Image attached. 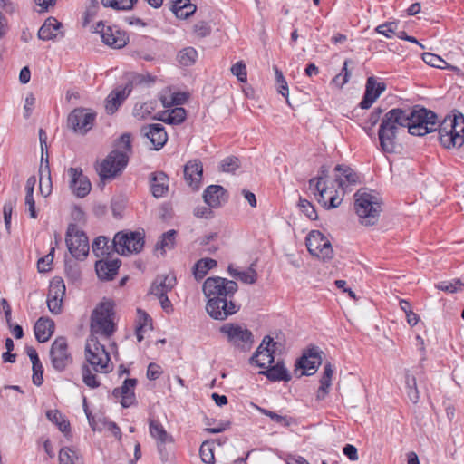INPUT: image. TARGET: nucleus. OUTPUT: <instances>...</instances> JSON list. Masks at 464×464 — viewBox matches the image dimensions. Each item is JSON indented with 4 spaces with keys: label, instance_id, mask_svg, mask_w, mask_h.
<instances>
[{
    "label": "nucleus",
    "instance_id": "obj_1",
    "mask_svg": "<svg viewBox=\"0 0 464 464\" xmlns=\"http://www.w3.org/2000/svg\"><path fill=\"white\" fill-rule=\"evenodd\" d=\"M237 289L238 285L234 280L220 276L205 280L202 290L208 298L206 310L211 318L223 321L239 310V305L233 301Z\"/></svg>",
    "mask_w": 464,
    "mask_h": 464
},
{
    "label": "nucleus",
    "instance_id": "obj_2",
    "mask_svg": "<svg viewBox=\"0 0 464 464\" xmlns=\"http://www.w3.org/2000/svg\"><path fill=\"white\" fill-rule=\"evenodd\" d=\"M400 128L409 130L408 109L394 108L383 115L378 130L380 149L383 153L392 154L395 152L396 139Z\"/></svg>",
    "mask_w": 464,
    "mask_h": 464
},
{
    "label": "nucleus",
    "instance_id": "obj_3",
    "mask_svg": "<svg viewBox=\"0 0 464 464\" xmlns=\"http://www.w3.org/2000/svg\"><path fill=\"white\" fill-rule=\"evenodd\" d=\"M114 306V302L106 298L95 306L91 314L90 336L101 335L108 339L115 333Z\"/></svg>",
    "mask_w": 464,
    "mask_h": 464
},
{
    "label": "nucleus",
    "instance_id": "obj_4",
    "mask_svg": "<svg viewBox=\"0 0 464 464\" xmlns=\"http://www.w3.org/2000/svg\"><path fill=\"white\" fill-rule=\"evenodd\" d=\"M438 140L445 149L460 148L464 143V116L454 113L437 126Z\"/></svg>",
    "mask_w": 464,
    "mask_h": 464
},
{
    "label": "nucleus",
    "instance_id": "obj_5",
    "mask_svg": "<svg viewBox=\"0 0 464 464\" xmlns=\"http://www.w3.org/2000/svg\"><path fill=\"white\" fill-rule=\"evenodd\" d=\"M354 210L362 225L373 226L379 220L382 205L376 195L360 189L354 194Z\"/></svg>",
    "mask_w": 464,
    "mask_h": 464
},
{
    "label": "nucleus",
    "instance_id": "obj_6",
    "mask_svg": "<svg viewBox=\"0 0 464 464\" xmlns=\"http://www.w3.org/2000/svg\"><path fill=\"white\" fill-rule=\"evenodd\" d=\"M409 130L413 136H424L436 131L438 126V115L423 106L415 105L408 108Z\"/></svg>",
    "mask_w": 464,
    "mask_h": 464
},
{
    "label": "nucleus",
    "instance_id": "obj_7",
    "mask_svg": "<svg viewBox=\"0 0 464 464\" xmlns=\"http://www.w3.org/2000/svg\"><path fill=\"white\" fill-rule=\"evenodd\" d=\"M129 162V156L120 150H111L99 164L96 170L101 180H110L121 175Z\"/></svg>",
    "mask_w": 464,
    "mask_h": 464
},
{
    "label": "nucleus",
    "instance_id": "obj_8",
    "mask_svg": "<svg viewBox=\"0 0 464 464\" xmlns=\"http://www.w3.org/2000/svg\"><path fill=\"white\" fill-rule=\"evenodd\" d=\"M85 358L97 372H108L110 369V354L97 336H89L85 344Z\"/></svg>",
    "mask_w": 464,
    "mask_h": 464
},
{
    "label": "nucleus",
    "instance_id": "obj_9",
    "mask_svg": "<svg viewBox=\"0 0 464 464\" xmlns=\"http://www.w3.org/2000/svg\"><path fill=\"white\" fill-rule=\"evenodd\" d=\"M144 238L143 231L124 230L115 234L112 244L115 251L121 256L138 254L144 247Z\"/></svg>",
    "mask_w": 464,
    "mask_h": 464
},
{
    "label": "nucleus",
    "instance_id": "obj_10",
    "mask_svg": "<svg viewBox=\"0 0 464 464\" xmlns=\"http://www.w3.org/2000/svg\"><path fill=\"white\" fill-rule=\"evenodd\" d=\"M219 331L227 336L228 343L241 352L251 349L254 338L250 330L239 324L227 323L220 327Z\"/></svg>",
    "mask_w": 464,
    "mask_h": 464
},
{
    "label": "nucleus",
    "instance_id": "obj_11",
    "mask_svg": "<svg viewBox=\"0 0 464 464\" xmlns=\"http://www.w3.org/2000/svg\"><path fill=\"white\" fill-rule=\"evenodd\" d=\"M65 243L70 254L76 259L82 260L89 254V241L86 234L78 229L75 224L67 227Z\"/></svg>",
    "mask_w": 464,
    "mask_h": 464
},
{
    "label": "nucleus",
    "instance_id": "obj_12",
    "mask_svg": "<svg viewBox=\"0 0 464 464\" xmlns=\"http://www.w3.org/2000/svg\"><path fill=\"white\" fill-rule=\"evenodd\" d=\"M309 253L324 261L333 258L334 250L330 241L320 231L313 230L306 237Z\"/></svg>",
    "mask_w": 464,
    "mask_h": 464
},
{
    "label": "nucleus",
    "instance_id": "obj_13",
    "mask_svg": "<svg viewBox=\"0 0 464 464\" xmlns=\"http://www.w3.org/2000/svg\"><path fill=\"white\" fill-rule=\"evenodd\" d=\"M96 113L84 108L74 109L67 118V125L74 132L84 135L92 129Z\"/></svg>",
    "mask_w": 464,
    "mask_h": 464
},
{
    "label": "nucleus",
    "instance_id": "obj_14",
    "mask_svg": "<svg viewBox=\"0 0 464 464\" xmlns=\"http://www.w3.org/2000/svg\"><path fill=\"white\" fill-rule=\"evenodd\" d=\"M50 358L53 367L60 372L72 363V356L68 351L65 337L59 336L53 341L50 349Z\"/></svg>",
    "mask_w": 464,
    "mask_h": 464
},
{
    "label": "nucleus",
    "instance_id": "obj_15",
    "mask_svg": "<svg viewBox=\"0 0 464 464\" xmlns=\"http://www.w3.org/2000/svg\"><path fill=\"white\" fill-rule=\"evenodd\" d=\"M95 32L101 34L102 42L115 49L124 47L129 41L125 32L119 30L116 26H106L102 21L97 23Z\"/></svg>",
    "mask_w": 464,
    "mask_h": 464
},
{
    "label": "nucleus",
    "instance_id": "obj_16",
    "mask_svg": "<svg viewBox=\"0 0 464 464\" xmlns=\"http://www.w3.org/2000/svg\"><path fill=\"white\" fill-rule=\"evenodd\" d=\"M70 188L80 198L86 197L92 188L91 181L81 168H69Z\"/></svg>",
    "mask_w": 464,
    "mask_h": 464
},
{
    "label": "nucleus",
    "instance_id": "obj_17",
    "mask_svg": "<svg viewBox=\"0 0 464 464\" xmlns=\"http://www.w3.org/2000/svg\"><path fill=\"white\" fill-rule=\"evenodd\" d=\"M138 383L136 378H128L124 380L121 387L115 388L112 395L115 398H121V405L123 408H129L137 403L135 396V387Z\"/></svg>",
    "mask_w": 464,
    "mask_h": 464
},
{
    "label": "nucleus",
    "instance_id": "obj_18",
    "mask_svg": "<svg viewBox=\"0 0 464 464\" xmlns=\"http://www.w3.org/2000/svg\"><path fill=\"white\" fill-rule=\"evenodd\" d=\"M320 353L317 347H312L298 359L295 365L303 370L302 375L314 374L322 362Z\"/></svg>",
    "mask_w": 464,
    "mask_h": 464
},
{
    "label": "nucleus",
    "instance_id": "obj_19",
    "mask_svg": "<svg viewBox=\"0 0 464 464\" xmlns=\"http://www.w3.org/2000/svg\"><path fill=\"white\" fill-rule=\"evenodd\" d=\"M271 345H276L274 339L269 335L265 336L259 346L256 348V352L250 357L249 362L251 364H256L259 368H266V362H261L258 359L260 355L266 353V357L267 358V363L272 364L275 360V350L271 348Z\"/></svg>",
    "mask_w": 464,
    "mask_h": 464
},
{
    "label": "nucleus",
    "instance_id": "obj_20",
    "mask_svg": "<svg viewBox=\"0 0 464 464\" xmlns=\"http://www.w3.org/2000/svg\"><path fill=\"white\" fill-rule=\"evenodd\" d=\"M203 178V166L199 160H188L184 166V179L187 184L193 189L198 190Z\"/></svg>",
    "mask_w": 464,
    "mask_h": 464
},
{
    "label": "nucleus",
    "instance_id": "obj_21",
    "mask_svg": "<svg viewBox=\"0 0 464 464\" xmlns=\"http://www.w3.org/2000/svg\"><path fill=\"white\" fill-rule=\"evenodd\" d=\"M386 90L384 82H377L373 76H371L366 81L365 92L360 102L362 109H369L376 99Z\"/></svg>",
    "mask_w": 464,
    "mask_h": 464
},
{
    "label": "nucleus",
    "instance_id": "obj_22",
    "mask_svg": "<svg viewBox=\"0 0 464 464\" xmlns=\"http://www.w3.org/2000/svg\"><path fill=\"white\" fill-rule=\"evenodd\" d=\"M132 91V82H129L121 89H115L111 91L106 98L105 109L109 114L115 113L126 98Z\"/></svg>",
    "mask_w": 464,
    "mask_h": 464
},
{
    "label": "nucleus",
    "instance_id": "obj_23",
    "mask_svg": "<svg viewBox=\"0 0 464 464\" xmlns=\"http://www.w3.org/2000/svg\"><path fill=\"white\" fill-rule=\"evenodd\" d=\"M141 133L150 140L156 150H160L168 140L165 128L160 123H153L142 127Z\"/></svg>",
    "mask_w": 464,
    "mask_h": 464
},
{
    "label": "nucleus",
    "instance_id": "obj_24",
    "mask_svg": "<svg viewBox=\"0 0 464 464\" xmlns=\"http://www.w3.org/2000/svg\"><path fill=\"white\" fill-rule=\"evenodd\" d=\"M150 188L156 198H162L169 191V177L163 171H154L150 174Z\"/></svg>",
    "mask_w": 464,
    "mask_h": 464
},
{
    "label": "nucleus",
    "instance_id": "obj_25",
    "mask_svg": "<svg viewBox=\"0 0 464 464\" xmlns=\"http://www.w3.org/2000/svg\"><path fill=\"white\" fill-rule=\"evenodd\" d=\"M176 285V276L172 274L159 275L154 279L150 288V294L157 296H163L171 291Z\"/></svg>",
    "mask_w": 464,
    "mask_h": 464
},
{
    "label": "nucleus",
    "instance_id": "obj_26",
    "mask_svg": "<svg viewBox=\"0 0 464 464\" xmlns=\"http://www.w3.org/2000/svg\"><path fill=\"white\" fill-rule=\"evenodd\" d=\"M121 265L120 259L99 260L95 264V270L98 277L102 281L113 279Z\"/></svg>",
    "mask_w": 464,
    "mask_h": 464
},
{
    "label": "nucleus",
    "instance_id": "obj_27",
    "mask_svg": "<svg viewBox=\"0 0 464 464\" xmlns=\"http://www.w3.org/2000/svg\"><path fill=\"white\" fill-rule=\"evenodd\" d=\"M62 26V23H60L56 18H47L38 31L39 39L43 41H49L57 39L59 35L63 37V34L59 31Z\"/></svg>",
    "mask_w": 464,
    "mask_h": 464
},
{
    "label": "nucleus",
    "instance_id": "obj_28",
    "mask_svg": "<svg viewBox=\"0 0 464 464\" xmlns=\"http://www.w3.org/2000/svg\"><path fill=\"white\" fill-rule=\"evenodd\" d=\"M226 196L227 190L220 185H210L203 193L205 203L213 208H219L221 202L227 199Z\"/></svg>",
    "mask_w": 464,
    "mask_h": 464
},
{
    "label": "nucleus",
    "instance_id": "obj_29",
    "mask_svg": "<svg viewBox=\"0 0 464 464\" xmlns=\"http://www.w3.org/2000/svg\"><path fill=\"white\" fill-rule=\"evenodd\" d=\"M334 170L339 172V174L336 175L335 181L342 189H345L348 186L358 182L359 177L351 167L339 164L335 167Z\"/></svg>",
    "mask_w": 464,
    "mask_h": 464
},
{
    "label": "nucleus",
    "instance_id": "obj_30",
    "mask_svg": "<svg viewBox=\"0 0 464 464\" xmlns=\"http://www.w3.org/2000/svg\"><path fill=\"white\" fill-rule=\"evenodd\" d=\"M265 370L260 371L259 374L265 375L271 382H289L291 374L285 367L282 361L277 362L275 365L266 367Z\"/></svg>",
    "mask_w": 464,
    "mask_h": 464
},
{
    "label": "nucleus",
    "instance_id": "obj_31",
    "mask_svg": "<svg viewBox=\"0 0 464 464\" xmlns=\"http://www.w3.org/2000/svg\"><path fill=\"white\" fill-rule=\"evenodd\" d=\"M34 335L39 343L47 342L54 331V323L50 318L40 317L34 327Z\"/></svg>",
    "mask_w": 464,
    "mask_h": 464
},
{
    "label": "nucleus",
    "instance_id": "obj_32",
    "mask_svg": "<svg viewBox=\"0 0 464 464\" xmlns=\"http://www.w3.org/2000/svg\"><path fill=\"white\" fill-rule=\"evenodd\" d=\"M334 374V369L330 362L325 363L324 368V373L320 379V386L316 392V400L323 401L329 393V388L331 386L332 377Z\"/></svg>",
    "mask_w": 464,
    "mask_h": 464
},
{
    "label": "nucleus",
    "instance_id": "obj_33",
    "mask_svg": "<svg viewBox=\"0 0 464 464\" xmlns=\"http://www.w3.org/2000/svg\"><path fill=\"white\" fill-rule=\"evenodd\" d=\"M170 9L178 18L187 19L196 12L197 6L189 0H177L172 4Z\"/></svg>",
    "mask_w": 464,
    "mask_h": 464
},
{
    "label": "nucleus",
    "instance_id": "obj_34",
    "mask_svg": "<svg viewBox=\"0 0 464 464\" xmlns=\"http://www.w3.org/2000/svg\"><path fill=\"white\" fill-rule=\"evenodd\" d=\"M218 262L212 258H201L196 262L193 267V275L197 281L202 280L208 272L217 266Z\"/></svg>",
    "mask_w": 464,
    "mask_h": 464
},
{
    "label": "nucleus",
    "instance_id": "obj_35",
    "mask_svg": "<svg viewBox=\"0 0 464 464\" xmlns=\"http://www.w3.org/2000/svg\"><path fill=\"white\" fill-rule=\"evenodd\" d=\"M220 446L222 442L219 439L208 440L201 444L199 454L201 460L206 464H213L215 462L214 450L215 445Z\"/></svg>",
    "mask_w": 464,
    "mask_h": 464
},
{
    "label": "nucleus",
    "instance_id": "obj_36",
    "mask_svg": "<svg viewBox=\"0 0 464 464\" xmlns=\"http://www.w3.org/2000/svg\"><path fill=\"white\" fill-rule=\"evenodd\" d=\"M46 417L61 432L66 433L69 431L70 423L60 411L50 410L46 412Z\"/></svg>",
    "mask_w": 464,
    "mask_h": 464
},
{
    "label": "nucleus",
    "instance_id": "obj_37",
    "mask_svg": "<svg viewBox=\"0 0 464 464\" xmlns=\"http://www.w3.org/2000/svg\"><path fill=\"white\" fill-rule=\"evenodd\" d=\"M176 237L177 231L175 229H170L163 233L157 243L156 248L160 250L162 254L166 253L168 250H171L175 246Z\"/></svg>",
    "mask_w": 464,
    "mask_h": 464
},
{
    "label": "nucleus",
    "instance_id": "obj_38",
    "mask_svg": "<svg viewBox=\"0 0 464 464\" xmlns=\"http://www.w3.org/2000/svg\"><path fill=\"white\" fill-rule=\"evenodd\" d=\"M177 58L182 66H191L198 58V52L193 47H185L179 52Z\"/></svg>",
    "mask_w": 464,
    "mask_h": 464
},
{
    "label": "nucleus",
    "instance_id": "obj_39",
    "mask_svg": "<svg viewBox=\"0 0 464 464\" xmlns=\"http://www.w3.org/2000/svg\"><path fill=\"white\" fill-rule=\"evenodd\" d=\"M65 294V285L62 278L54 277L49 286L47 298L63 299Z\"/></svg>",
    "mask_w": 464,
    "mask_h": 464
},
{
    "label": "nucleus",
    "instance_id": "obj_40",
    "mask_svg": "<svg viewBox=\"0 0 464 464\" xmlns=\"http://www.w3.org/2000/svg\"><path fill=\"white\" fill-rule=\"evenodd\" d=\"M109 239L104 236H100L94 239L92 249L96 256H103L110 254Z\"/></svg>",
    "mask_w": 464,
    "mask_h": 464
},
{
    "label": "nucleus",
    "instance_id": "obj_41",
    "mask_svg": "<svg viewBox=\"0 0 464 464\" xmlns=\"http://www.w3.org/2000/svg\"><path fill=\"white\" fill-rule=\"evenodd\" d=\"M40 172V190L42 195L47 197L51 193V173L48 160H46L44 169L41 167Z\"/></svg>",
    "mask_w": 464,
    "mask_h": 464
},
{
    "label": "nucleus",
    "instance_id": "obj_42",
    "mask_svg": "<svg viewBox=\"0 0 464 464\" xmlns=\"http://www.w3.org/2000/svg\"><path fill=\"white\" fill-rule=\"evenodd\" d=\"M60 464H80V459L75 450L71 448L64 447L59 450Z\"/></svg>",
    "mask_w": 464,
    "mask_h": 464
},
{
    "label": "nucleus",
    "instance_id": "obj_43",
    "mask_svg": "<svg viewBox=\"0 0 464 464\" xmlns=\"http://www.w3.org/2000/svg\"><path fill=\"white\" fill-rule=\"evenodd\" d=\"M422 60L425 63H427L430 66L443 69V68H450L451 70H455L456 67L454 66H449L447 62L443 60L440 56L431 53H424L422 54Z\"/></svg>",
    "mask_w": 464,
    "mask_h": 464
},
{
    "label": "nucleus",
    "instance_id": "obj_44",
    "mask_svg": "<svg viewBox=\"0 0 464 464\" xmlns=\"http://www.w3.org/2000/svg\"><path fill=\"white\" fill-rule=\"evenodd\" d=\"M104 7L115 10H130L137 0H101Z\"/></svg>",
    "mask_w": 464,
    "mask_h": 464
},
{
    "label": "nucleus",
    "instance_id": "obj_45",
    "mask_svg": "<svg viewBox=\"0 0 464 464\" xmlns=\"http://www.w3.org/2000/svg\"><path fill=\"white\" fill-rule=\"evenodd\" d=\"M298 207L302 213H304L310 220H316L318 218L317 212L314 205L305 198H299Z\"/></svg>",
    "mask_w": 464,
    "mask_h": 464
},
{
    "label": "nucleus",
    "instance_id": "obj_46",
    "mask_svg": "<svg viewBox=\"0 0 464 464\" xmlns=\"http://www.w3.org/2000/svg\"><path fill=\"white\" fill-rule=\"evenodd\" d=\"M90 425L94 432H102L103 430L110 431L112 435H121V429L114 422H103V429L98 428L94 423V419L87 415Z\"/></svg>",
    "mask_w": 464,
    "mask_h": 464
},
{
    "label": "nucleus",
    "instance_id": "obj_47",
    "mask_svg": "<svg viewBox=\"0 0 464 464\" xmlns=\"http://www.w3.org/2000/svg\"><path fill=\"white\" fill-rule=\"evenodd\" d=\"M187 112L182 107L174 108L169 114L166 121L169 124H180L186 120Z\"/></svg>",
    "mask_w": 464,
    "mask_h": 464
},
{
    "label": "nucleus",
    "instance_id": "obj_48",
    "mask_svg": "<svg viewBox=\"0 0 464 464\" xmlns=\"http://www.w3.org/2000/svg\"><path fill=\"white\" fill-rule=\"evenodd\" d=\"M405 382H406V386L408 389V396H409L410 400L413 403H416L419 401V392L417 389V383H416L415 377L412 375L407 374Z\"/></svg>",
    "mask_w": 464,
    "mask_h": 464
},
{
    "label": "nucleus",
    "instance_id": "obj_49",
    "mask_svg": "<svg viewBox=\"0 0 464 464\" xmlns=\"http://www.w3.org/2000/svg\"><path fill=\"white\" fill-rule=\"evenodd\" d=\"M240 166V160L237 157L229 156L223 159L220 162V168L224 172H234Z\"/></svg>",
    "mask_w": 464,
    "mask_h": 464
},
{
    "label": "nucleus",
    "instance_id": "obj_50",
    "mask_svg": "<svg viewBox=\"0 0 464 464\" xmlns=\"http://www.w3.org/2000/svg\"><path fill=\"white\" fill-rule=\"evenodd\" d=\"M274 69H275V72H276V80L277 82L278 92L281 93L282 96L286 98V101H288L287 98H288L289 92H288V85L285 81V78L283 75V72L276 66H275ZM287 102L289 103V102Z\"/></svg>",
    "mask_w": 464,
    "mask_h": 464
},
{
    "label": "nucleus",
    "instance_id": "obj_51",
    "mask_svg": "<svg viewBox=\"0 0 464 464\" xmlns=\"http://www.w3.org/2000/svg\"><path fill=\"white\" fill-rule=\"evenodd\" d=\"M173 439L172 437H158L157 438V447L160 454L164 457L167 456L169 451L172 450L173 446Z\"/></svg>",
    "mask_w": 464,
    "mask_h": 464
},
{
    "label": "nucleus",
    "instance_id": "obj_52",
    "mask_svg": "<svg viewBox=\"0 0 464 464\" xmlns=\"http://www.w3.org/2000/svg\"><path fill=\"white\" fill-rule=\"evenodd\" d=\"M233 277L246 284H254L257 279V273L254 268L249 267L246 271H241L240 273L233 274Z\"/></svg>",
    "mask_w": 464,
    "mask_h": 464
},
{
    "label": "nucleus",
    "instance_id": "obj_53",
    "mask_svg": "<svg viewBox=\"0 0 464 464\" xmlns=\"http://www.w3.org/2000/svg\"><path fill=\"white\" fill-rule=\"evenodd\" d=\"M53 253L54 247H52L49 254L45 255L38 260L37 268L40 273H45L51 269V265L53 260Z\"/></svg>",
    "mask_w": 464,
    "mask_h": 464
},
{
    "label": "nucleus",
    "instance_id": "obj_54",
    "mask_svg": "<svg viewBox=\"0 0 464 464\" xmlns=\"http://www.w3.org/2000/svg\"><path fill=\"white\" fill-rule=\"evenodd\" d=\"M100 8V4L98 0H91L89 3V5L86 8V11L84 13V22L83 25L85 26L90 22L92 21V19L97 15L98 10Z\"/></svg>",
    "mask_w": 464,
    "mask_h": 464
},
{
    "label": "nucleus",
    "instance_id": "obj_55",
    "mask_svg": "<svg viewBox=\"0 0 464 464\" xmlns=\"http://www.w3.org/2000/svg\"><path fill=\"white\" fill-rule=\"evenodd\" d=\"M82 381L90 388H97L100 382L96 380V376L91 372L88 365H83L82 369Z\"/></svg>",
    "mask_w": 464,
    "mask_h": 464
},
{
    "label": "nucleus",
    "instance_id": "obj_56",
    "mask_svg": "<svg viewBox=\"0 0 464 464\" xmlns=\"http://www.w3.org/2000/svg\"><path fill=\"white\" fill-rule=\"evenodd\" d=\"M232 73L237 78L240 82H246L247 80L246 66L239 61L231 67Z\"/></svg>",
    "mask_w": 464,
    "mask_h": 464
},
{
    "label": "nucleus",
    "instance_id": "obj_57",
    "mask_svg": "<svg viewBox=\"0 0 464 464\" xmlns=\"http://www.w3.org/2000/svg\"><path fill=\"white\" fill-rule=\"evenodd\" d=\"M311 189L314 191V194H316V192L318 193L317 201L324 208L326 206L328 194V188L325 187L324 183L323 184L320 181H316Z\"/></svg>",
    "mask_w": 464,
    "mask_h": 464
},
{
    "label": "nucleus",
    "instance_id": "obj_58",
    "mask_svg": "<svg viewBox=\"0 0 464 464\" xmlns=\"http://www.w3.org/2000/svg\"><path fill=\"white\" fill-rule=\"evenodd\" d=\"M117 149L121 151L126 152L128 156L131 153V136L130 133L122 134L117 141Z\"/></svg>",
    "mask_w": 464,
    "mask_h": 464
},
{
    "label": "nucleus",
    "instance_id": "obj_59",
    "mask_svg": "<svg viewBox=\"0 0 464 464\" xmlns=\"http://www.w3.org/2000/svg\"><path fill=\"white\" fill-rule=\"evenodd\" d=\"M397 27H398V24L396 22H386L384 24L378 25L375 28V31L378 34H383L387 38H391L392 37L391 34H395Z\"/></svg>",
    "mask_w": 464,
    "mask_h": 464
},
{
    "label": "nucleus",
    "instance_id": "obj_60",
    "mask_svg": "<svg viewBox=\"0 0 464 464\" xmlns=\"http://www.w3.org/2000/svg\"><path fill=\"white\" fill-rule=\"evenodd\" d=\"M44 367L42 362L33 364V383L36 386H41L44 382Z\"/></svg>",
    "mask_w": 464,
    "mask_h": 464
},
{
    "label": "nucleus",
    "instance_id": "obj_61",
    "mask_svg": "<svg viewBox=\"0 0 464 464\" xmlns=\"http://www.w3.org/2000/svg\"><path fill=\"white\" fill-rule=\"evenodd\" d=\"M263 412L265 415L270 417L272 420L282 426L286 427L290 425L291 418H288L287 416L279 415L269 410H263Z\"/></svg>",
    "mask_w": 464,
    "mask_h": 464
},
{
    "label": "nucleus",
    "instance_id": "obj_62",
    "mask_svg": "<svg viewBox=\"0 0 464 464\" xmlns=\"http://www.w3.org/2000/svg\"><path fill=\"white\" fill-rule=\"evenodd\" d=\"M194 32L199 37H206L211 33V26L208 22L199 21L194 25Z\"/></svg>",
    "mask_w": 464,
    "mask_h": 464
},
{
    "label": "nucleus",
    "instance_id": "obj_63",
    "mask_svg": "<svg viewBox=\"0 0 464 464\" xmlns=\"http://www.w3.org/2000/svg\"><path fill=\"white\" fill-rule=\"evenodd\" d=\"M149 430L150 435H168L162 424L154 419H150Z\"/></svg>",
    "mask_w": 464,
    "mask_h": 464
},
{
    "label": "nucleus",
    "instance_id": "obj_64",
    "mask_svg": "<svg viewBox=\"0 0 464 464\" xmlns=\"http://www.w3.org/2000/svg\"><path fill=\"white\" fill-rule=\"evenodd\" d=\"M162 372L160 365L155 362H150L147 369V378L150 381H155L160 378Z\"/></svg>",
    "mask_w": 464,
    "mask_h": 464
}]
</instances>
